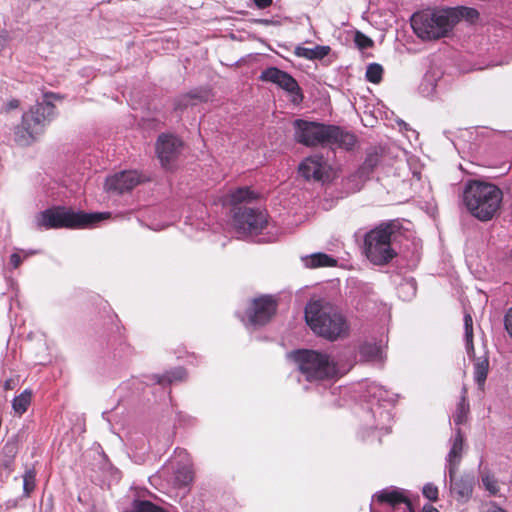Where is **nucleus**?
Masks as SVG:
<instances>
[{"label": "nucleus", "mask_w": 512, "mask_h": 512, "mask_svg": "<svg viewBox=\"0 0 512 512\" xmlns=\"http://www.w3.org/2000/svg\"><path fill=\"white\" fill-rule=\"evenodd\" d=\"M479 12L471 7L457 6L427 9L413 14L411 26L423 40H437L448 36L460 20L474 23Z\"/></svg>", "instance_id": "1"}, {"label": "nucleus", "mask_w": 512, "mask_h": 512, "mask_svg": "<svg viewBox=\"0 0 512 512\" xmlns=\"http://www.w3.org/2000/svg\"><path fill=\"white\" fill-rule=\"evenodd\" d=\"M294 128L295 139L305 146L331 145L350 150L356 143L353 134L337 126L297 119Z\"/></svg>", "instance_id": "2"}, {"label": "nucleus", "mask_w": 512, "mask_h": 512, "mask_svg": "<svg viewBox=\"0 0 512 512\" xmlns=\"http://www.w3.org/2000/svg\"><path fill=\"white\" fill-rule=\"evenodd\" d=\"M305 319L316 334L330 341H335L348 333L344 317L334 306L322 299L312 300L307 304Z\"/></svg>", "instance_id": "3"}, {"label": "nucleus", "mask_w": 512, "mask_h": 512, "mask_svg": "<svg viewBox=\"0 0 512 512\" xmlns=\"http://www.w3.org/2000/svg\"><path fill=\"white\" fill-rule=\"evenodd\" d=\"M503 194L494 184L470 181L463 192V202L469 213L480 221L491 220L500 208Z\"/></svg>", "instance_id": "4"}, {"label": "nucleus", "mask_w": 512, "mask_h": 512, "mask_svg": "<svg viewBox=\"0 0 512 512\" xmlns=\"http://www.w3.org/2000/svg\"><path fill=\"white\" fill-rule=\"evenodd\" d=\"M44 102L37 103L22 116V123L16 127L14 140L21 146L30 145L42 133L45 125L54 117L55 106L50 99H60L54 93L45 94Z\"/></svg>", "instance_id": "5"}, {"label": "nucleus", "mask_w": 512, "mask_h": 512, "mask_svg": "<svg viewBox=\"0 0 512 512\" xmlns=\"http://www.w3.org/2000/svg\"><path fill=\"white\" fill-rule=\"evenodd\" d=\"M110 216L109 213L74 212L63 207H55L40 212L36 216L39 228H84Z\"/></svg>", "instance_id": "6"}, {"label": "nucleus", "mask_w": 512, "mask_h": 512, "mask_svg": "<svg viewBox=\"0 0 512 512\" xmlns=\"http://www.w3.org/2000/svg\"><path fill=\"white\" fill-rule=\"evenodd\" d=\"M392 228L390 225H380L369 231L364 238V253L374 265H385L396 255L391 245Z\"/></svg>", "instance_id": "7"}, {"label": "nucleus", "mask_w": 512, "mask_h": 512, "mask_svg": "<svg viewBox=\"0 0 512 512\" xmlns=\"http://www.w3.org/2000/svg\"><path fill=\"white\" fill-rule=\"evenodd\" d=\"M296 361L301 373L308 381L331 378L337 374L335 362L327 354L321 352L314 350L299 351L296 355Z\"/></svg>", "instance_id": "8"}, {"label": "nucleus", "mask_w": 512, "mask_h": 512, "mask_svg": "<svg viewBox=\"0 0 512 512\" xmlns=\"http://www.w3.org/2000/svg\"><path fill=\"white\" fill-rule=\"evenodd\" d=\"M260 80L273 83L279 88L291 95L294 104H299L303 100V94L297 81L287 72L277 67H268L260 74Z\"/></svg>", "instance_id": "9"}, {"label": "nucleus", "mask_w": 512, "mask_h": 512, "mask_svg": "<svg viewBox=\"0 0 512 512\" xmlns=\"http://www.w3.org/2000/svg\"><path fill=\"white\" fill-rule=\"evenodd\" d=\"M267 223L266 214L260 210L252 208H239L234 214V224L243 232L250 234H257L260 232Z\"/></svg>", "instance_id": "10"}, {"label": "nucleus", "mask_w": 512, "mask_h": 512, "mask_svg": "<svg viewBox=\"0 0 512 512\" xmlns=\"http://www.w3.org/2000/svg\"><path fill=\"white\" fill-rule=\"evenodd\" d=\"M183 142L175 135L161 134L156 142V153L163 167L170 165L182 151Z\"/></svg>", "instance_id": "11"}, {"label": "nucleus", "mask_w": 512, "mask_h": 512, "mask_svg": "<svg viewBox=\"0 0 512 512\" xmlns=\"http://www.w3.org/2000/svg\"><path fill=\"white\" fill-rule=\"evenodd\" d=\"M330 166L320 155L305 158L299 165V173L306 180L326 181L330 178Z\"/></svg>", "instance_id": "12"}, {"label": "nucleus", "mask_w": 512, "mask_h": 512, "mask_svg": "<svg viewBox=\"0 0 512 512\" xmlns=\"http://www.w3.org/2000/svg\"><path fill=\"white\" fill-rule=\"evenodd\" d=\"M276 311V302L270 296H261L252 301L247 311L248 321L252 325L266 324Z\"/></svg>", "instance_id": "13"}, {"label": "nucleus", "mask_w": 512, "mask_h": 512, "mask_svg": "<svg viewBox=\"0 0 512 512\" xmlns=\"http://www.w3.org/2000/svg\"><path fill=\"white\" fill-rule=\"evenodd\" d=\"M141 182V176L136 171H123L106 179L105 189L108 192L123 194L132 190Z\"/></svg>", "instance_id": "14"}, {"label": "nucleus", "mask_w": 512, "mask_h": 512, "mask_svg": "<svg viewBox=\"0 0 512 512\" xmlns=\"http://www.w3.org/2000/svg\"><path fill=\"white\" fill-rule=\"evenodd\" d=\"M377 501L391 512H413L412 504L400 490H383L377 495Z\"/></svg>", "instance_id": "15"}, {"label": "nucleus", "mask_w": 512, "mask_h": 512, "mask_svg": "<svg viewBox=\"0 0 512 512\" xmlns=\"http://www.w3.org/2000/svg\"><path fill=\"white\" fill-rule=\"evenodd\" d=\"M380 161V156L377 152H371L367 154V157L364 163L359 167V169L351 175V180L359 177L361 182L359 184L354 185L352 188L354 191H359L364 183L369 179L371 173L374 168L378 165Z\"/></svg>", "instance_id": "16"}, {"label": "nucleus", "mask_w": 512, "mask_h": 512, "mask_svg": "<svg viewBox=\"0 0 512 512\" xmlns=\"http://www.w3.org/2000/svg\"><path fill=\"white\" fill-rule=\"evenodd\" d=\"M463 450V436L460 429L457 430L456 435L453 439L452 447L448 454V470L449 477L453 479V475L456 473L457 466L461 459V453Z\"/></svg>", "instance_id": "17"}, {"label": "nucleus", "mask_w": 512, "mask_h": 512, "mask_svg": "<svg viewBox=\"0 0 512 512\" xmlns=\"http://www.w3.org/2000/svg\"><path fill=\"white\" fill-rule=\"evenodd\" d=\"M366 392L371 403L377 402L380 405L381 403L392 404L395 401L393 393L376 383L368 385Z\"/></svg>", "instance_id": "18"}, {"label": "nucleus", "mask_w": 512, "mask_h": 512, "mask_svg": "<svg viewBox=\"0 0 512 512\" xmlns=\"http://www.w3.org/2000/svg\"><path fill=\"white\" fill-rule=\"evenodd\" d=\"M489 371V359L485 354L475 358L474 361V379L480 388L483 387Z\"/></svg>", "instance_id": "19"}, {"label": "nucleus", "mask_w": 512, "mask_h": 512, "mask_svg": "<svg viewBox=\"0 0 512 512\" xmlns=\"http://www.w3.org/2000/svg\"><path fill=\"white\" fill-rule=\"evenodd\" d=\"M304 265L309 268L330 267L336 265V260L325 253H314L303 258Z\"/></svg>", "instance_id": "20"}, {"label": "nucleus", "mask_w": 512, "mask_h": 512, "mask_svg": "<svg viewBox=\"0 0 512 512\" xmlns=\"http://www.w3.org/2000/svg\"><path fill=\"white\" fill-rule=\"evenodd\" d=\"M361 359L365 361L382 362L383 351L376 344L365 343L360 347Z\"/></svg>", "instance_id": "21"}, {"label": "nucleus", "mask_w": 512, "mask_h": 512, "mask_svg": "<svg viewBox=\"0 0 512 512\" xmlns=\"http://www.w3.org/2000/svg\"><path fill=\"white\" fill-rule=\"evenodd\" d=\"M450 488L452 493H454L458 498H467L472 491V483L469 479L461 478L459 480H455V474L453 475V479L450 478Z\"/></svg>", "instance_id": "22"}, {"label": "nucleus", "mask_w": 512, "mask_h": 512, "mask_svg": "<svg viewBox=\"0 0 512 512\" xmlns=\"http://www.w3.org/2000/svg\"><path fill=\"white\" fill-rule=\"evenodd\" d=\"M330 52L329 46H315L314 48L297 47L296 54L307 59H322Z\"/></svg>", "instance_id": "23"}, {"label": "nucleus", "mask_w": 512, "mask_h": 512, "mask_svg": "<svg viewBox=\"0 0 512 512\" xmlns=\"http://www.w3.org/2000/svg\"><path fill=\"white\" fill-rule=\"evenodd\" d=\"M464 329H465V340H466V350L470 357L474 354V346H473V319L471 314L468 311L464 313Z\"/></svg>", "instance_id": "24"}, {"label": "nucleus", "mask_w": 512, "mask_h": 512, "mask_svg": "<svg viewBox=\"0 0 512 512\" xmlns=\"http://www.w3.org/2000/svg\"><path fill=\"white\" fill-rule=\"evenodd\" d=\"M31 396V392L29 390H25L13 399L12 408L15 413L22 415L27 411L31 403Z\"/></svg>", "instance_id": "25"}, {"label": "nucleus", "mask_w": 512, "mask_h": 512, "mask_svg": "<svg viewBox=\"0 0 512 512\" xmlns=\"http://www.w3.org/2000/svg\"><path fill=\"white\" fill-rule=\"evenodd\" d=\"M193 480V472L191 468L184 465L175 472V484L179 487L189 485Z\"/></svg>", "instance_id": "26"}, {"label": "nucleus", "mask_w": 512, "mask_h": 512, "mask_svg": "<svg viewBox=\"0 0 512 512\" xmlns=\"http://www.w3.org/2000/svg\"><path fill=\"white\" fill-rule=\"evenodd\" d=\"M383 67L378 63H371L366 69V79L374 84L379 83L382 80Z\"/></svg>", "instance_id": "27"}, {"label": "nucleus", "mask_w": 512, "mask_h": 512, "mask_svg": "<svg viewBox=\"0 0 512 512\" xmlns=\"http://www.w3.org/2000/svg\"><path fill=\"white\" fill-rule=\"evenodd\" d=\"M230 198L232 204H238L253 199L254 194L248 188L243 187L233 191L230 195Z\"/></svg>", "instance_id": "28"}, {"label": "nucleus", "mask_w": 512, "mask_h": 512, "mask_svg": "<svg viewBox=\"0 0 512 512\" xmlns=\"http://www.w3.org/2000/svg\"><path fill=\"white\" fill-rule=\"evenodd\" d=\"M130 512H165L149 501H135Z\"/></svg>", "instance_id": "29"}, {"label": "nucleus", "mask_w": 512, "mask_h": 512, "mask_svg": "<svg viewBox=\"0 0 512 512\" xmlns=\"http://www.w3.org/2000/svg\"><path fill=\"white\" fill-rule=\"evenodd\" d=\"M186 376V372L182 368H177L174 371H170L165 375L158 377L157 382L159 384H163L164 382L172 383L177 380H182Z\"/></svg>", "instance_id": "30"}, {"label": "nucleus", "mask_w": 512, "mask_h": 512, "mask_svg": "<svg viewBox=\"0 0 512 512\" xmlns=\"http://www.w3.org/2000/svg\"><path fill=\"white\" fill-rule=\"evenodd\" d=\"M35 479H36V474H35L34 470L29 469L25 472V474L23 476V491L26 496H29L30 493L34 490Z\"/></svg>", "instance_id": "31"}, {"label": "nucleus", "mask_w": 512, "mask_h": 512, "mask_svg": "<svg viewBox=\"0 0 512 512\" xmlns=\"http://www.w3.org/2000/svg\"><path fill=\"white\" fill-rule=\"evenodd\" d=\"M354 42H355L356 46L361 50H364V49H367V48H370L373 46V41L368 36H366L365 34L359 32V31H357L355 33Z\"/></svg>", "instance_id": "32"}, {"label": "nucleus", "mask_w": 512, "mask_h": 512, "mask_svg": "<svg viewBox=\"0 0 512 512\" xmlns=\"http://www.w3.org/2000/svg\"><path fill=\"white\" fill-rule=\"evenodd\" d=\"M422 492L430 501H436L438 499V488L432 483L424 485Z\"/></svg>", "instance_id": "33"}, {"label": "nucleus", "mask_w": 512, "mask_h": 512, "mask_svg": "<svg viewBox=\"0 0 512 512\" xmlns=\"http://www.w3.org/2000/svg\"><path fill=\"white\" fill-rule=\"evenodd\" d=\"M482 482L486 489L492 494H496L498 492V483L493 477L485 476L482 478Z\"/></svg>", "instance_id": "34"}, {"label": "nucleus", "mask_w": 512, "mask_h": 512, "mask_svg": "<svg viewBox=\"0 0 512 512\" xmlns=\"http://www.w3.org/2000/svg\"><path fill=\"white\" fill-rule=\"evenodd\" d=\"M505 329L512 338V307L508 310L504 319Z\"/></svg>", "instance_id": "35"}, {"label": "nucleus", "mask_w": 512, "mask_h": 512, "mask_svg": "<svg viewBox=\"0 0 512 512\" xmlns=\"http://www.w3.org/2000/svg\"><path fill=\"white\" fill-rule=\"evenodd\" d=\"M465 413V406L463 403H461L458 407L456 415L454 416V421L456 424L459 425L464 421Z\"/></svg>", "instance_id": "36"}, {"label": "nucleus", "mask_w": 512, "mask_h": 512, "mask_svg": "<svg viewBox=\"0 0 512 512\" xmlns=\"http://www.w3.org/2000/svg\"><path fill=\"white\" fill-rule=\"evenodd\" d=\"M360 182H361V179H360L359 177L355 178L354 180H351V175H350V176L346 179V183H345V185H346L347 189H349V190H350V191H352V192H355V191L353 190V188H352V187H353L354 185H356V184H359Z\"/></svg>", "instance_id": "37"}, {"label": "nucleus", "mask_w": 512, "mask_h": 512, "mask_svg": "<svg viewBox=\"0 0 512 512\" xmlns=\"http://www.w3.org/2000/svg\"><path fill=\"white\" fill-rule=\"evenodd\" d=\"M10 262L13 266V268H18L19 265L21 264L22 262V259L20 257V255L18 253H13L11 256H10Z\"/></svg>", "instance_id": "38"}, {"label": "nucleus", "mask_w": 512, "mask_h": 512, "mask_svg": "<svg viewBox=\"0 0 512 512\" xmlns=\"http://www.w3.org/2000/svg\"><path fill=\"white\" fill-rule=\"evenodd\" d=\"M254 3L258 8L264 9L272 4V0H254Z\"/></svg>", "instance_id": "39"}, {"label": "nucleus", "mask_w": 512, "mask_h": 512, "mask_svg": "<svg viewBox=\"0 0 512 512\" xmlns=\"http://www.w3.org/2000/svg\"><path fill=\"white\" fill-rule=\"evenodd\" d=\"M18 106H19V101H18V100H16V99L10 100V101L7 103V105H6V107H7V109H8V110L16 109V108H18Z\"/></svg>", "instance_id": "40"}, {"label": "nucleus", "mask_w": 512, "mask_h": 512, "mask_svg": "<svg viewBox=\"0 0 512 512\" xmlns=\"http://www.w3.org/2000/svg\"><path fill=\"white\" fill-rule=\"evenodd\" d=\"M422 512H439V511L432 505L428 504L423 507Z\"/></svg>", "instance_id": "41"}, {"label": "nucleus", "mask_w": 512, "mask_h": 512, "mask_svg": "<svg viewBox=\"0 0 512 512\" xmlns=\"http://www.w3.org/2000/svg\"><path fill=\"white\" fill-rule=\"evenodd\" d=\"M379 414H380V417L383 419H387V420L390 419V413L388 411H380Z\"/></svg>", "instance_id": "42"}, {"label": "nucleus", "mask_w": 512, "mask_h": 512, "mask_svg": "<svg viewBox=\"0 0 512 512\" xmlns=\"http://www.w3.org/2000/svg\"><path fill=\"white\" fill-rule=\"evenodd\" d=\"M492 512H506V511H504V510H502V509H500V508H496V509H494Z\"/></svg>", "instance_id": "43"}, {"label": "nucleus", "mask_w": 512, "mask_h": 512, "mask_svg": "<svg viewBox=\"0 0 512 512\" xmlns=\"http://www.w3.org/2000/svg\"><path fill=\"white\" fill-rule=\"evenodd\" d=\"M5 388H6V389H8V388H9V382H8V381H6V383H5Z\"/></svg>", "instance_id": "44"}, {"label": "nucleus", "mask_w": 512, "mask_h": 512, "mask_svg": "<svg viewBox=\"0 0 512 512\" xmlns=\"http://www.w3.org/2000/svg\"><path fill=\"white\" fill-rule=\"evenodd\" d=\"M372 413H373V415H376L377 410H375V409H373V408H372Z\"/></svg>", "instance_id": "45"}]
</instances>
